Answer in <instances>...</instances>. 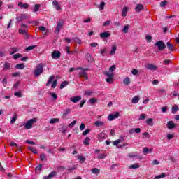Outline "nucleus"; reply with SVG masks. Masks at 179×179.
I'll use <instances>...</instances> for the list:
<instances>
[{
  "mask_svg": "<svg viewBox=\"0 0 179 179\" xmlns=\"http://www.w3.org/2000/svg\"><path fill=\"white\" fill-rule=\"evenodd\" d=\"M146 124L150 127H153V119L150 118L146 120Z\"/></svg>",
  "mask_w": 179,
  "mask_h": 179,
  "instance_id": "39",
  "label": "nucleus"
},
{
  "mask_svg": "<svg viewBox=\"0 0 179 179\" xmlns=\"http://www.w3.org/2000/svg\"><path fill=\"white\" fill-rule=\"evenodd\" d=\"M93 94L92 90H87L84 92L85 96H91Z\"/></svg>",
  "mask_w": 179,
  "mask_h": 179,
  "instance_id": "49",
  "label": "nucleus"
},
{
  "mask_svg": "<svg viewBox=\"0 0 179 179\" xmlns=\"http://www.w3.org/2000/svg\"><path fill=\"white\" fill-rule=\"evenodd\" d=\"M43 69H44V66L43 65V64L41 63L36 67L34 71V76H36V78L40 76V75L43 73Z\"/></svg>",
  "mask_w": 179,
  "mask_h": 179,
  "instance_id": "1",
  "label": "nucleus"
},
{
  "mask_svg": "<svg viewBox=\"0 0 179 179\" xmlns=\"http://www.w3.org/2000/svg\"><path fill=\"white\" fill-rule=\"evenodd\" d=\"M123 83L124 85H129V83H131V80H129V78L128 77H126L124 79V81H123Z\"/></svg>",
  "mask_w": 179,
  "mask_h": 179,
  "instance_id": "43",
  "label": "nucleus"
},
{
  "mask_svg": "<svg viewBox=\"0 0 179 179\" xmlns=\"http://www.w3.org/2000/svg\"><path fill=\"white\" fill-rule=\"evenodd\" d=\"M17 120V115L15 114L14 116L12 117L10 122V124H15Z\"/></svg>",
  "mask_w": 179,
  "mask_h": 179,
  "instance_id": "37",
  "label": "nucleus"
},
{
  "mask_svg": "<svg viewBox=\"0 0 179 179\" xmlns=\"http://www.w3.org/2000/svg\"><path fill=\"white\" fill-rule=\"evenodd\" d=\"M166 47L169 51H174V45H173L170 42L166 43Z\"/></svg>",
  "mask_w": 179,
  "mask_h": 179,
  "instance_id": "23",
  "label": "nucleus"
},
{
  "mask_svg": "<svg viewBox=\"0 0 179 179\" xmlns=\"http://www.w3.org/2000/svg\"><path fill=\"white\" fill-rule=\"evenodd\" d=\"M103 139H106V134L100 133L98 135V140L99 141V142H101L103 141Z\"/></svg>",
  "mask_w": 179,
  "mask_h": 179,
  "instance_id": "21",
  "label": "nucleus"
},
{
  "mask_svg": "<svg viewBox=\"0 0 179 179\" xmlns=\"http://www.w3.org/2000/svg\"><path fill=\"white\" fill-rule=\"evenodd\" d=\"M110 34L108 31H105L100 34L101 38H108L110 37Z\"/></svg>",
  "mask_w": 179,
  "mask_h": 179,
  "instance_id": "12",
  "label": "nucleus"
},
{
  "mask_svg": "<svg viewBox=\"0 0 179 179\" xmlns=\"http://www.w3.org/2000/svg\"><path fill=\"white\" fill-rule=\"evenodd\" d=\"M167 5V1L164 0L160 3L161 8H164L165 6Z\"/></svg>",
  "mask_w": 179,
  "mask_h": 179,
  "instance_id": "55",
  "label": "nucleus"
},
{
  "mask_svg": "<svg viewBox=\"0 0 179 179\" xmlns=\"http://www.w3.org/2000/svg\"><path fill=\"white\" fill-rule=\"evenodd\" d=\"M20 34H24V38H29V35L27 34V29L22 28L19 30Z\"/></svg>",
  "mask_w": 179,
  "mask_h": 179,
  "instance_id": "13",
  "label": "nucleus"
},
{
  "mask_svg": "<svg viewBox=\"0 0 179 179\" xmlns=\"http://www.w3.org/2000/svg\"><path fill=\"white\" fill-rule=\"evenodd\" d=\"M67 85H69V82H68V81H64V82L62 83V84L60 85V89H64V87H65Z\"/></svg>",
  "mask_w": 179,
  "mask_h": 179,
  "instance_id": "41",
  "label": "nucleus"
},
{
  "mask_svg": "<svg viewBox=\"0 0 179 179\" xmlns=\"http://www.w3.org/2000/svg\"><path fill=\"white\" fill-rule=\"evenodd\" d=\"M178 110H179L178 106L177 105H174L172 107V113L176 114V113H177V111H178Z\"/></svg>",
  "mask_w": 179,
  "mask_h": 179,
  "instance_id": "38",
  "label": "nucleus"
},
{
  "mask_svg": "<svg viewBox=\"0 0 179 179\" xmlns=\"http://www.w3.org/2000/svg\"><path fill=\"white\" fill-rule=\"evenodd\" d=\"M77 69H78V71H83L84 72H87V71H90L89 68H83V67H78Z\"/></svg>",
  "mask_w": 179,
  "mask_h": 179,
  "instance_id": "59",
  "label": "nucleus"
},
{
  "mask_svg": "<svg viewBox=\"0 0 179 179\" xmlns=\"http://www.w3.org/2000/svg\"><path fill=\"white\" fill-rule=\"evenodd\" d=\"M129 169H139V164H132V165H130V166H129Z\"/></svg>",
  "mask_w": 179,
  "mask_h": 179,
  "instance_id": "45",
  "label": "nucleus"
},
{
  "mask_svg": "<svg viewBox=\"0 0 179 179\" xmlns=\"http://www.w3.org/2000/svg\"><path fill=\"white\" fill-rule=\"evenodd\" d=\"M17 22H22L26 20V14H21L20 16L16 17Z\"/></svg>",
  "mask_w": 179,
  "mask_h": 179,
  "instance_id": "10",
  "label": "nucleus"
},
{
  "mask_svg": "<svg viewBox=\"0 0 179 179\" xmlns=\"http://www.w3.org/2000/svg\"><path fill=\"white\" fill-rule=\"evenodd\" d=\"M85 58L89 62H93L94 61V58H93V56L90 53H87Z\"/></svg>",
  "mask_w": 179,
  "mask_h": 179,
  "instance_id": "17",
  "label": "nucleus"
},
{
  "mask_svg": "<svg viewBox=\"0 0 179 179\" xmlns=\"http://www.w3.org/2000/svg\"><path fill=\"white\" fill-rule=\"evenodd\" d=\"M43 167V164H39L35 168V173L39 174L40 171H41V169Z\"/></svg>",
  "mask_w": 179,
  "mask_h": 179,
  "instance_id": "25",
  "label": "nucleus"
},
{
  "mask_svg": "<svg viewBox=\"0 0 179 179\" xmlns=\"http://www.w3.org/2000/svg\"><path fill=\"white\" fill-rule=\"evenodd\" d=\"M26 66L24 64H17L15 66L16 69H24Z\"/></svg>",
  "mask_w": 179,
  "mask_h": 179,
  "instance_id": "32",
  "label": "nucleus"
},
{
  "mask_svg": "<svg viewBox=\"0 0 179 179\" xmlns=\"http://www.w3.org/2000/svg\"><path fill=\"white\" fill-rule=\"evenodd\" d=\"M129 29V24H126L124 28L122 29V32L123 33H128V30Z\"/></svg>",
  "mask_w": 179,
  "mask_h": 179,
  "instance_id": "46",
  "label": "nucleus"
},
{
  "mask_svg": "<svg viewBox=\"0 0 179 179\" xmlns=\"http://www.w3.org/2000/svg\"><path fill=\"white\" fill-rule=\"evenodd\" d=\"M59 57H61V52H60L54 51L52 53V58H53V59H55V58H59Z\"/></svg>",
  "mask_w": 179,
  "mask_h": 179,
  "instance_id": "15",
  "label": "nucleus"
},
{
  "mask_svg": "<svg viewBox=\"0 0 179 179\" xmlns=\"http://www.w3.org/2000/svg\"><path fill=\"white\" fill-rule=\"evenodd\" d=\"M14 96L16 97H23V94H22V92H16L14 93Z\"/></svg>",
  "mask_w": 179,
  "mask_h": 179,
  "instance_id": "48",
  "label": "nucleus"
},
{
  "mask_svg": "<svg viewBox=\"0 0 179 179\" xmlns=\"http://www.w3.org/2000/svg\"><path fill=\"white\" fill-rule=\"evenodd\" d=\"M96 101H97V99H96V98H92L88 101V102H90V104H94Z\"/></svg>",
  "mask_w": 179,
  "mask_h": 179,
  "instance_id": "60",
  "label": "nucleus"
},
{
  "mask_svg": "<svg viewBox=\"0 0 179 179\" xmlns=\"http://www.w3.org/2000/svg\"><path fill=\"white\" fill-rule=\"evenodd\" d=\"M120 117V113L116 112L115 114H110L108 117V121H113V120H116Z\"/></svg>",
  "mask_w": 179,
  "mask_h": 179,
  "instance_id": "6",
  "label": "nucleus"
},
{
  "mask_svg": "<svg viewBox=\"0 0 179 179\" xmlns=\"http://www.w3.org/2000/svg\"><path fill=\"white\" fill-rule=\"evenodd\" d=\"M38 9H40V4H35L34 8V12H38Z\"/></svg>",
  "mask_w": 179,
  "mask_h": 179,
  "instance_id": "51",
  "label": "nucleus"
},
{
  "mask_svg": "<svg viewBox=\"0 0 179 179\" xmlns=\"http://www.w3.org/2000/svg\"><path fill=\"white\" fill-rule=\"evenodd\" d=\"M49 94L54 99V100H57L58 99V96L55 93L50 92Z\"/></svg>",
  "mask_w": 179,
  "mask_h": 179,
  "instance_id": "50",
  "label": "nucleus"
},
{
  "mask_svg": "<svg viewBox=\"0 0 179 179\" xmlns=\"http://www.w3.org/2000/svg\"><path fill=\"white\" fill-rule=\"evenodd\" d=\"M52 6H55V8L57 9V10H61V6L59 5V3H58L57 1V0H54L52 1Z\"/></svg>",
  "mask_w": 179,
  "mask_h": 179,
  "instance_id": "18",
  "label": "nucleus"
},
{
  "mask_svg": "<svg viewBox=\"0 0 179 179\" xmlns=\"http://www.w3.org/2000/svg\"><path fill=\"white\" fill-rule=\"evenodd\" d=\"M121 142H122L121 139H117V140L113 141V145H114V146H117L118 144L121 143Z\"/></svg>",
  "mask_w": 179,
  "mask_h": 179,
  "instance_id": "57",
  "label": "nucleus"
},
{
  "mask_svg": "<svg viewBox=\"0 0 179 179\" xmlns=\"http://www.w3.org/2000/svg\"><path fill=\"white\" fill-rule=\"evenodd\" d=\"M14 59H17V58H22V55L20 53L15 54L13 55Z\"/></svg>",
  "mask_w": 179,
  "mask_h": 179,
  "instance_id": "63",
  "label": "nucleus"
},
{
  "mask_svg": "<svg viewBox=\"0 0 179 179\" xmlns=\"http://www.w3.org/2000/svg\"><path fill=\"white\" fill-rule=\"evenodd\" d=\"M28 149L29 150L32 152V153H34V155H37L38 152H37V150H36V148L29 146L28 147Z\"/></svg>",
  "mask_w": 179,
  "mask_h": 179,
  "instance_id": "33",
  "label": "nucleus"
},
{
  "mask_svg": "<svg viewBox=\"0 0 179 179\" xmlns=\"http://www.w3.org/2000/svg\"><path fill=\"white\" fill-rule=\"evenodd\" d=\"M63 24H64L62 22H59L57 23V25L56 29H55L56 33H59V30H61V29H62V25Z\"/></svg>",
  "mask_w": 179,
  "mask_h": 179,
  "instance_id": "20",
  "label": "nucleus"
},
{
  "mask_svg": "<svg viewBox=\"0 0 179 179\" xmlns=\"http://www.w3.org/2000/svg\"><path fill=\"white\" fill-rule=\"evenodd\" d=\"M73 40L74 43H78V44H80L82 43V41H80L78 37L73 38Z\"/></svg>",
  "mask_w": 179,
  "mask_h": 179,
  "instance_id": "54",
  "label": "nucleus"
},
{
  "mask_svg": "<svg viewBox=\"0 0 179 179\" xmlns=\"http://www.w3.org/2000/svg\"><path fill=\"white\" fill-rule=\"evenodd\" d=\"M78 159L80 160V163H85L86 162V158L82 155H78Z\"/></svg>",
  "mask_w": 179,
  "mask_h": 179,
  "instance_id": "36",
  "label": "nucleus"
},
{
  "mask_svg": "<svg viewBox=\"0 0 179 179\" xmlns=\"http://www.w3.org/2000/svg\"><path fill=\"white\" fill-rule=\"evenodd\" d=\"M56 122H59V120L58 118H52L50 120V124H56Z\"/></svg>",
  "mask_w": 179,
  "mask_h": 179,
  "instance_id": "44",
  "label": "nucleus"
},
{
  "mask_svg": "<svg viewBox=\"0 0 179 179\" xmlns=\"http://www.w3.org/2000/svg\"><path fill=\"white\" fill-rule=\"evenodd\" d=\"M104 75L107 76L108 78L106 79V82L108 83H111L114 79V73L110 71H106L104 72Z\"/></svg>",
  "mask_w": 179,
  "mask_h": 179,
  "instance_id": "3",
  "label": "nucleus"
},
{
  "mask_svg": "<svg viewBox=\"0 0 179 179\" xmlns=\"http://www.w3.org/2000/svg\"><path fill=\"white\" fill-rule=\"evenodd\" d=\"M145 68L147 69H149L150 71H156V69H157V66H156L155 65L152 64H147Z\"/></svg>",
  "mask_w": 179,
  "mask_h": 179,
  "instance_id": "9",
  "label": "nucleus"
},
{
  "mask_svg": "<svg viewBox=\"0 0 179 179\" xmlns=\"http://www.w3.org/2000/svg\"><path fill=\"white\" fill-rule=\"evenodd\" d=\"M91 171L93 174H100V169L98 168H93Z\"/></svg>",
  "mask_w": 179,
  "mask_h": 179,
  "instance_id": "34",
  "label": "nucleus"
},
{
  "mask_svg": "<svg viewBox=\"0 0 179 179\" xmlns=\"http://www.w3.org/2000/svg\"><path fill=\"white\" fill-rule=\"evenodd\" d=\"M140 99H139V96H134L132 99H131V103L133 104H136L137 103H138Z\"/></svg>",
  "mask_w": 179,
  "mask_h": 179,
  "instance_id": "30",
  "label": "nucleus"
},
{
  "mask_svg": "<svg viewBox=\"0 0 179 179\" xmlns=\"http://www.w3.org/2000/svg\"><path fill=\"white\" fill-rule=\"evenodd\" d=\"M143 136H144V138H150V134H149L148 132L143 133Z\"/></svg>",
  "mask_w": 179,
  "mask_h": 179,
  "instance_id": "64",
  "label": "nucleus"
},
{
  "mask_svg": "<svg viewBox=\"0 0 179 179\" xmlns=\"http://www.w3.org/2000/svg\"><path fill=\"white\" fill-rule=\"evenodd\" d=\"M54 79H55V76L54 75L51 76L49 78L48 83H46V86H50V83H52V80H54Z\"/></svg>",
  "mask_w": 179,
  "mask_h": 179,
  "instance_id": "24",
  "label": "nucleus"
},
{
  "mask_svg": "<svg viewBox=\"0 0 179 179\" xmlns=\"http://www.w3.org/2000/svg\"><path fill=\"white\" fill-rule=\"evenodd\" d=\"M136 12H141V10H143V5L142 4H137L135 8Z\"/></svg>",
  "mask_w": 179,
  "mask_h": 179,
  "instance_id": "22",
  "label": "nucleus"
},
{
  "mask_svg": "<svg viewBox=\"0 0 179 179\" xmlns=\"http://www.w3.org/2000/svg\"><path fill=\"white\" fill-rule=\"evenodd\" d=\"M153 152V148H150L148 147H145L143 148V153L144 155H148V153H152Z\"/></svg>",
  "mask_w": 179,
  "mask_h": 179,
  "instance_id": "11",
  "label": "nucleus"
},
{
  "mask_svg": "<svg viewBox=\"0 0 179 179\" xmlns=\"http://www.w3.org/2000/svg\"><path fill=\"white\" fill-rule=\"evenodd\" d=\"M78 76L80 78H85V80H89V74H87V73H86L85 71H83V70H81L78 73Z\"/></svg>",
  "mask_w": 179,
  "mask_h": 179,
  "instance_id": "5",
  "label": "nucleus"
},
{
  "mask_svg": "<svg viewBox=\"0 0 179 179\" xmlns=\"http://www.w3.org/2000/svg\"><path fill=\"white\" fill-rule=\"evenodd\" d=\"M57 85H58V80H53V83L52 84V87L53 89H55V87H57Z\"/></svg>",
  "mask_w": 179,
  "mask_h": 179,
  "instance_id": "53",
  "label": "nucleus"
},
{
  "mask_svg": "<svg viewBox=\"0 0 179 179\" xmlns=\"http://www.w3.org/2000/svg\"><path fill=\"white\" fill-rule=\"evenodd\" d=\"M145 118H146V115L143 113V114L140 115L138 120H139V121H143V120H145Z\"/></svg>",
  "mask_w": 179,
  "mask_h": 179,
  "instance_id": "58",
  "label": "nucleus"
},
{
  "mask_svg": "<svg viewBox=\"0 0 179 179\" xmlns=\"http://www.w3.org/2000/svg\"><path fill=\"white\" fill-rule=\"evenodd\" d=\"M40 159L41 162H44V160H47V155H45L44 153H41L40 155Z\"/></svg>",
  "mask_w": 179,
  "mask_h": 179,
  "instance_id": "40",
  "label": "nucleus"
},
{
  "mask_svg": "<svg viewBox=\"0 0 179 179\" xmlns=\"http://www.w3.org/2000/svg\"><path fill=\"white\" fill-rule=\"evenodd\" d=\"M155 47H157L159 51H163L166 48V43L162 41H159L155 43Z\"/></svg>",
  "mask_w": 179,
  "mask_h": 179,
  "instance_id": "4",
  "label": "nucleus"
},
{
  "mask_svg": "<svg viewBox=\"0 0 179 179\" xmlns=\"http://www.w3.org/2000/svg\"><path fill=\"white\" fill-rule=\"evenodd\" d=\"M127 13H128V7H124L122 10V16L125 17V16H127Z\"/></svg>",
  "mask_w": 179,
  "mask_h": 179,
  "instance_id": "28",
  "label": "nucleus"
},
{
  "mask_svg": "<svg viewBox=\"0 0 179 179\" xmlns=\"http://www.w3.org/2000/svg\"><path fill=\"white\" fill-rule=\"evenodd\" d=\"M104 6H106V3L104 1H101L99 6V9L101 10H103V9H104Z\"/></svg>",
  "mask_w": 179,
  "mask_h": 179,
  "instance_id": "56",
  "label": "nucleus"
},
{
  "mask_svg": "<svg viewBox=\"0 0 179 179\" xmlns=\"http://www.w3.org/2000/svg\"><path fill=\"white\" fill-rule=\"evenodd\" d=\"M18 6L21 8V9H29V4L27 3H23L22 2H20L18 3Z\"/></svg>",
  "mask_w": 179,
  "mask_h": 179,
  "instance_id": "19",
  "label": "nucleus"
},
{
  "mask_svg": "<svg viewBox=\"0 0 179 179\" xmlns=\"http://www.w3.org/2000/svg\"><path fill=\"white\" fill-rule=\"evenodd\" d=\"M106 157H107V155H106L105 153H103V154H100L98 156V159H106Z\"/></svg>",
  "mask_w": 179,
  "mask_h": 179,
  "instance_id": "52",
  "label": "nucleus"
},
{
  "mask_svg": "<svg viewBox=\"0 0 179 179\" xmlns=\"http://www.w3.org/2000/svg\"><path fill=\"white\" fill-rule=\"evenodd\" d=\"M11 52H10V55H13V54H15V52H17V51H18L19 48H10Z\"/></svg>",
  "mask_w": 179,
  "mask_h": 179,
  "instance_id": "47",
  "label": "nucleus"
},
{
  "mask_svg": "<svg viewBox=\"0 0 179 179\" xmlns=\"http://www.w3.org/2000/svg\"><path fill=\"white\" fill-rule=\"evenodd\" d=\"M84 145H90V138L86 137L83 141Z\"/></svg>",
  "mask_w": 179,
  "mask_h": 179,
  "instance_id": "42",
  "label": "nucleus"
},
{
  "mask_svg": "<svg viewBox=\"0 0 179 179\" xmlns=\"http://www.w3.org/2000/svg\"><path fill=\"white\" fill-rule=\"evenodd\" d=\"M115 51H117V45H114L112 46V49L110 52V55H114V54H115Z\"/></svg>",
  "mask_w": 179,
  "mask_h": 179,
  "instance_id": "29",
  "label": "nucleus"
},
{
  "mask_svg": "<svg viewBox=\"0 0 179 179\" xmlns=\"http://www.w3.org/2000/svg\"><path fill=\"white\" fill-rule=\"evenodd\" d=\"M76 122H77V121L74 120L71 123H70L69 124V128H73V127H75V125L76 124Z\"/></svg>",
  "mask_w": 179,
  "mask_h": 179,
  "instance_id": "62",
  "label": "nucleus"
},
{
  "mask_svg": "<svg viewBox=\"0 0 179 179\" xmlns=\"http://www.w3.org/2000/svg\"><path fill=\"white\" fill-rule=\"evenodd\" d=\"M129 157L131 159H134V157H139V155H138V153L136 152H131L129 154Z\"/></svg>",
  "mask_w": 179,
  "mask_h": 179,
  "instance_id": "35",
  "label": "nucleus"
},
{
  "mask_svg": "<svg viewBox=\"0 0 179 179\" xmlns=\"http://www.w3.org/2000/svg\"><path fill=\"white\" fill-rule=\"evenodd\" d=\"M129 135H133V134H141V128L131 129L129 130Z\"/></svg>",
  "mask_w": 179,
  "mask_h": 179,
  "instance_id": "7",
  "label": "nucleus"
},
{
  "mask_svg": "<svg viewBox=\"0 0 179 179\" xmlns=\"http://www.w3.org/2000/svg\"><path fill=\"white\" fill-rule=\"evenodd\" d=\"M94 125L96 127H104V123L102 121L96 120L94 122Z\"/></svg>",
  "mask_w": 179,
  "mask_h": 179,
  "instance_id": "31",
  "label": "nucleus"
},
{
  "mask_svg": "<svg viewBox=\"0 0 179 179\" xmlns=\"http://www.w3.org/2000/svg\"><path fill=\"white\" fill-rule=\"evenodd\" d=\"M166 126L169 129H173V128H176V124L172 120L168 122Z\"/></svg>",
  "mask_w": 179,
  "mask_h": 179,
  "instance_id": "16",
  "label": "nucleus"
},
{
  "mask_svg": "<svg viewBox=\"0 0 179 179\" xmlns=\"http://www.w3.org/2000/svg\"><path fill=\"white\" fill-rule=\"evenodd\" d=\"M65 166H59L57 167V171H64L65 170Z\"/></svg>",
  "mask_w": 179,
  "mask_h": 179,
  "instance_id": "61",
  "label": "nucleus"
},
{
  "mask_svg": "<svg viewBox=\"0 0 179 179\" xmlns=\"http://www.w3.org/2000/svg\"><path fill=\"white\" fill-rule=\"evenodd\" d=\"M56 175L57 172H55V171H53L51 173H50L48 176H45L43 179H51L52 178V177H55Z\"/></svg>",
  "mask_w": 179,
  "mask_h": 179,
  "instance_id": "14",
  "label": "nucleus"
},
{
  "mask_svg": "<svg viewBox=\"0 0 179 179\" xmlns=\"http://www.w3.org/2000/svg\"><path fill=\"white\" fill-rule=\"evenodd\" d=\"M3 69V71H8V69H10V63L6 62Z\"/></svg>",
  "mask_w": 179,
  "mask_h": 179,
  "instance_id": "27",
  "label": "nucleus"
},
{
  "mask_svg": "<svg viewBox=\"0 0 179 179\" xmlns=\"http://www.w3.org/2000/svg\"><path fill=\"white\" fill-rule=\"evenodd\" d=\"M36 122H37L36 118H33V119L29 120L25 124L24 129H31V128H33V125H34V123Z\"/></svg>",
  "mask_w": 179,
  "mask_h": 179,
  "instance_id": "2",
  "label": "nucleus"
},
{
  "mask_svg": "<svg viewBox=\"0 0 179 179\" xmlns=\"http://www.w3.org/2000/svg\"><path fill=\"white\" fill-rule=\"evenodd\" d=\"M71 113V110L70 109H66L63 111V115L62 118H65V117H66V115H68V114H69Z\"/></svg>",
  "mask_w": 179,
  "mask_h": 179,
  "instance_id": "26",
  "label": "nucleus"
},
{
  "mask_svg": "<svg viewBox=\"0 0 179 179\" xmlns=\"http://www.w3.org/2000/svg\"><path fill=\"white\" fill-rule=\"evenodd\" d=\"M80 100H82V96H73L70 99V101L72 103H78V102L80 101Z\"/></svg>",
  "mask_w": 179,
  "mask_h": 179,
  "instance_id": "8",
  "label": "nucleus"
}]
</instances>
